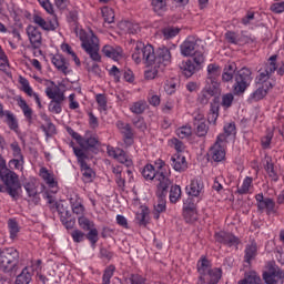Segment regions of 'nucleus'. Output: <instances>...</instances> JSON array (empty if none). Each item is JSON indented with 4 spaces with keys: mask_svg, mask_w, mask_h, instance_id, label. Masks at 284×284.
I'll return each mask as SVG.
<instances>
[{
    "mask_svg": "<svg viewBox=\"0 0 284 284\" xmlns=\"http://www.w3.org/2000/svg\"><path fill=\"white\" fill-rule=\"evenodd\" d=\"M18 106L22 110L23 116L27 119L28 123H32V116H34V111L23 98H18Z\"/></svg>",
    "mask_w": 284,
    "mask_h": 284,
    "instance_id": "30",
    "label": "nucleus"
},
{
    "mask_svg": "<svg viewBox=\"0 0 284 284\" xmlns=\"http://www.w3.org/2000/svg\"><path fill=\"white\" fill-rule=\"evenodd\" d=\"M224 136H226V143H227V136H236V124L234 122H229L224 124Z\"/></svg>",
    "mask_w": 284,
    "mask_h": 284,
    "instance_id": "54",
    "label": "nucleus"
},
{
    "mask_svg": "<svg viewBox=\"0 0 284 284\" xmlns=\"http://www.w3.org/2000/svg\"><path fill=\"white\" fill-rule=\"evenodd\" d=\"M88 241H90L91 245H97L99 243V230H97V226L93 229L89 230L87 234Z\"/></svg>",
    "mask_w": 284,
    "mask_h": 284,
    "instance_id": "59",
    "label": "nucleus"
},
{
    "mask_svg": "<svg viewBox=\"0 0 284 284\" xmlns=\"http://www.w3.org/2000/svg\"><path fill=\"white\" fill-rule=\"evenodd\" d=\"M62 52H67V54H70L75 63V65H81V60H79V57H77V53L72 51V47L70 44H62Z\"/></svg>",
    "mask_w": 284,
    "mask_h": 284,
    "instance_id": "61",
    "label": "nucleus"
},
{
    "mask_svg": "<svg viewBox=\"0 0 284 284\" xmlns=\"http://www.w3.org/2000/svg\"><path fill=\"white\" fill-rule=\"evenodd\" d=\"M179 32H181V29L178 27H166L162 30L164 39H174Z\"/></svg>",
    "mask_w": 284,
    "mask_h": 284,
    "instance_id": "53",
    "label": "nucleus"
},
{
    "mask_svg": "<svg viewBox=\"0 0 284 284\" xmlns=\"http://www.w3.org/2000/svg\"><path fill=\"white\" fill-rule=\"evenodd\" d=\"M225 145H227L225 134H219L215 143L210 149V156L212 161L215 163L225 161Z\"/></svg>",
    "mask_w": 284,
    "mask_h": 284,
    "instance_id": "11",
    "label": "nucleus"
},
{
    "mask_svg": "<svg viewBox=\"0 0 284 284\" xmlns=\"http://www.w3.org/2000/svg\"><path fill=\"white\" fill-rule=\"evenodd\" d=\"M101 12L105 23H114V10L112 8L103 7Z\"/></svg>",
    "mask_w": 284,
    "mask_h": 284,
    "instance_id": "51",
    "label": "nucleus"
},
{
    "mask_svg": "<svg viewBox=\"0 0 284 284\" xmlns=\"http://www.w3.org/2000/svg\"><path fill=\"white\" fill-rule=\"evenodd\" d=\"M23 187L29 196V199H33L34 203H39V182L36 178H30L24 181Z\"/></svg>",
    "mask_w": 284,
    "mask_h": 284,
    "instance_id": "23",
    "label": "nucleus"
},
{
    "mask_svg": "<svg viewBox=\"0 0 284 284\" xmlns=\"http://www.w3.org/2000/svg\"><path fill=\"white\" fill-rule=\"evenodd\" d=\"M252 183H254V179L246 176L243 180V183L241 186H237L236 193L244 195V194H250L252 190Z\"/></svg>",
    "mask_w": 284,
    "mask_h": 284,
    "instance_id": "40",
    "label": "nucleus"
},
{
    "mask_svg": "<svg viewBox=\"0 0 284 284\" xmlns=\"http://www.w3.org/2000/svg\"><path fill=\"white\" fill-rule=\"evenodd\" d=\"M215 241L222 245H226V247H235L236 250H239V244L241 243V240L236 235L225 231L215 233Z\"/></svg>",
    "mask_w": 284,
    "mask_h": 284,
    "instance_id": "16",
    "label": "nucleus"
},
{
    "mask_svg": "<svg viewBox=\"0 0 284 284\" xmlns=\"http://www.w3.org/2000/svg\"><path fill=\"white\" fill-rule=\"evenodd\" d=\"M122 26L126 28V32H129V34H138V32H141V27L139 23L126 21L122 23Z\"/></svg>",
    "mask_w": 284,
    "mask_h": 284,
    "instance_id": "58",
    "label": "nucleus"
},
{
    "mask_svg": "<svg viewBox=\"0 0 284 284\" xmlns=\"http://www.w3.org/2000/svg\"><path fill=\"white\" fill-rule=\"evenodd\" d=\"M170 189V185L160 186L156 189V197L158 201L154 204V212L153 217L155 221H159L161 214L168 210V190Z\"/></svg>",
    "mask_w": 284,
    "mask_h": 284,
    "instance_id": "10",
    "label": "nucleus"
},
{
    "mask_svg": "<svg viewBox=\"0 0 284 284\" xmlns=\"http://www.w3.org/2000/svg\"><path fill=\"white\" fill-rule=\"evenodd\" d=\"M19 263V252L16 248H6L0 252V270L12 272Z\"/></svg>",
    "mask_w": 284,
    "mask_h": 284,
    "instance_id": "6",
    "label": "nucleus"
},
{
    "mask_svg": "<svg viewBox=\"0 0 284 284\" xmlns=\"http://www.w3.org/2000/svg\"><path fill=\"white\" fill-rule=\"evenodd\" d=\"M20 84L22 85V92H24V94L28 97H33L38 108H43L41 104V98H39V93L32 90V87H30V81H28L26 78H20Z\"/></svg>",
    "mask_w": 284,
    "mask_h": 284,
    "instance_id": "25",
    "label": "nucleus"
},
{
    "mask_svg": "<svg viewBox=\"0 0 284 284\" xmlns=\"http://www.w3.org/2000/svg\"><path fill=\"white\" fill-rule=\"evenodd\" d=\"M27 34H28V39L31 43V48H33V50H39L41 48V45H43V37H42L39 28H37L32 24H29L27 27Z\"/></svg>",
    "mask_w": 284,
    "mask_h": 284,
    "instance_id": "18",
    "label": "nucleus"
},
{
    "mask_svg": "<svg viewBox=\"0 0 284 284\" xmlns=\"http://www.w3.org/2000/svg\"><path fill=\"white\" fill-rule=\"evenodd\" d=\"M102 53L104 54V57L113 59V61H118L121 54H123V50L121 49V47L114 48L112 45L106 44L102 48Z\"/></svg>",
    "mask_w": 284,
    "mask_h": 284,
    "instance_id": "31",
    "label": "nucleus"
},
{
    "mask_svg": "<svg viewBox=\"0 0 284 284\" xmlns=\"http://www.w3.org/2000/svg\"><path fill=\"white\" fill-rule=\"evenodd\" d=\"M132 123L134 128H136L138 130H141L142 132L148 129V125L145 124V120L141 116H135L132 120Z\"/></svg>",
    "mask_w": 284,
    "mask_h": 284,
    "instance_id": "64",
    "label": "nucleus"
},
{
    "mask_svg": "<svg viewBox=\"0 0 284 284\" xmlns=\"http://www.w3.org/2000/svg\"><path fill=\"white\" fill-rule=\"evenodd\" d=\"M73 152L78 159V163L81 168L82 173V181L84 183H92V179H94V171L90 165H88V154H85V151L83 149L73 148Z\"/></svg>",
    "mask_w": 284,
    "mask_h": 284,
    "instance_id": "7",
    "label": "nucleus"
},
{
    "mask_svg": "<svg viewBox=\"0 0 284 284\" xmlns=\"http://www.w3.org/2000/svg\"><path fill=\"white\" fill-rule=\"evenodd\" d=\"M0 180L2 181L4 185V190L13 201H17L19 199V193L21 192V182L19 181V175L8 169V166L0 170Z\"/></svg>",
    "mask_w": 284,
    "mask_h": 284,
    "instance_id": "3",
    "label": "nucleus"
},
{
    "mask_svg": "<svg viewBox=\"0 0 284 284\" xmlns=\"http://www.w3.org/2000/svg\"><path fill=\"white\" fill-rule=\"evenodd\" d=\"M219 94H221V88L210 87L205 84L197 95V103H200V105H207V103H210V99Z\"/></svg>",
    "mask_w": 284,
    "mask_h": 284,
    "instance_id": "19",
    "label": "nucleus"
},
{
    "mask_svg": "<svg viewBox=\"0 0 284 284\" xmlns=\"http://www.w3.org/2000/svg\"><path fill=\"white\" fill-rule=\"evenodd\" d=\"M169 199L171 203H176L181 199V186L180 185H172L170 189Z\"/></svg>",
    "mask_w": 284,
    "mask_h": 284,
    "instance_id": "50",
    "label": "nucleus"
},
{
    "mask_svg": "<svg viewBox=\"0 0 284 284\" xmlns=\"http://www.w3.org/2000/svg\"><path fill=\"white\" fill-rule=\"evenodd\" d=\"M106 150L109 156H112L115 161H119V163H122V165H125L126 168H132V159H129L128 153H125L123 149L108 146Z\"/></svg>",
    "mask_w": 284,
    "mask_h": 284,
    "instance_id": "20",
    "label": "nucleus"
},
{
    "mask_svg": "<svg viewBox=\"0 0 284 284\" xmlns=\"http://www.w3.org/2000/svg\"><path fill=\"white\" fill-rule=\"evenodd\" d=\"M205 63V55L203 53H196L192 60L182 61L180 63V70L184 77L190 79L194 74V72L201 70V67Z\"/></svg>",
    "mask_w": 284,
    "mask_h": 284,
    "instance_id": "8",
    "label": "nucleus"
},
{
    "mask_svg": "<svg viewBox=\"0 0 284 284\" xmlns=\"http://www.w3.org/2000/svg\"><path fill=\"white\" fill-rule=\"evenodd\" d=\"M260 212H266V214H274L276 212V202L271 197H265L264 202L257 205Z\"/></svg>",
    "mask_w": 284,
    "mask_h": 284,
    "instance_id": "34",
    "label": "nucleus"
},
{
    "mask_svg": "<svg viewBox=\"0 0 284 284\" xmlns=\"http://www.w3.org/2000/svg\"><path fill=\"white\" fill-rule=\"evenodd\" d=\"M65 101V99L59 98L58 100H51L49 103V112L53 114H61L63 112V108L61 104Z\"/></svg>",
    "mask_w": 284,
    "mask_h": 284,
    "instance_id": "43",
    "label": "nucleus"
},
{
    "mask_svg": "<svg viewBox=\"0 0 284 284\" xmlns=\"http://www.w3.org/2000/svg\"><path fill=\"white\" fill-rule=\"evenodd\" d=\"M180 53L182 57H195L196 54H203L199 50V39L194 36H189L185 41L180 45Z\"/></svg>",
    "mask_w": 284,
    "mask_h": 284,
    "instance_id": "13",
    "label": "nucleus"
},
{
    "mask_svg": "<svg viewBox=\"0 0 284 284\" xmlns=\"http://www.w3.org/2000/svg\"><path fill=\"white\" fill-rule=\"evenodd\" d=\"M216 119H219V105L211 103V109L207 115L209 123H216Z\"/></svg>",
    "mask_w": 284,
    "mask_h": 284,
    "instance_id": "55",
    "label": "nucleus"
},
{
    "mask_svg": "<svg viewBox=\"0 0 284 284\" xmlns=\"http://www.w3.org/2000/svg\"><path fill=\"white\" fill-rule=\"evenodd\" d=\"M52 64L61 72L64 77L72 74V69L70 68V62L61 54H55L51 59Z\"/></svg>",
    "mask_w": 284,
    "mask_h": 284,
    "instance_id": "22",
    "label": "nucleus"
},
{
    "mask_svg": "<svg viewBox=\"0 0 284 284\" xmlns=\"http://www.w3.org/2000/svg\"><path fill=\"white\" fill-rule=\"evenodd\" d=\"M223 70L221 69V65L216 63H210L206 67V80L205 85H209L211 88H221V82L219 79H221Z\"/></svg>",
    "mask_w": 284,
    "mask_h": 284,
    "instance_id": "14",
    "label": "nucleus"
},
{
    "mask_svg": "<svg viewBox=\"0 0 284 284\" xmlns=\"http://www.w3.org/2000/svg\"><path fill=\"white\" fill-rule=\"evenodd\" d=\"M23 158H16L9 161V168H13V170H19L20 172L23 170Z\"/></svg>",
    "mask_w": 284,
    "mask_h": 284,
    "instance_id": "62",
    "label": "nucleus"
},
{
    "mask_svg": "<svg viewBox=\"0 0 284 284\" xmlns=\"http://www.w3.org/2000/svg\"><path fill=\"white\" fill-rule=\"evenodd\" d=\"M45 95L51 100L65 99V94L61 91V88L54 83V81H50V84L45 88Z\"/></svg>",
    "mask_w": 284,
    "mask_h": 284,
    "instance_id": "24",
    "label": "nucleus"
},
{
    "mask_svg": "<svg viewBox=\"0 0 284 284\" xmlns=\"http://www.w3.org/2000/svg\"><path fill=\"white\" fill-rule=\"evenodd\" d=\"M268 90L271 89H266L265 85H260L257 90L252 93L251 99H253V101H261V99H265Z\"/></svg>",
    "mask_w": 284,
    "mask_h": 284,
    "instance_id": "52",
    "label": "nucleus"
},
{
    "mask_svg": "<svg viewBox=\"0 0 284 284\" xmlns=\"http://www.w3.org/2000/svg\"><path fill=\"white\" fill-rule=\"evenodd\" d=\"M232 103H234V94L225 93L222 95L221 105H222V108H224V110L232 108Z\"/></svg>",
    "mask_w": 284,
    "mask_h": 284,
    "instance_id": "57",
    "label": "nucleus"
},
{
    "mask_svg": "<svg viewBox=\"0 0 284 284\" xmlns=\"http://www.w3.org/2000/svg\"><path fill=\"white\" fill-rule=\"evenodd\" d=\"M151 6L156 14H162L168 10V0H152Z\"/></svg>",
    "mask_w": 284,
    "mask_h": 284,
    "instance_id": "44",
    "label": "nucleus"
},
{
    "mask_svg": "<svg viewBox=\"0 0 284 284\" xmlns=\"http://www.w3.org/2000/svg\"><path fill=\"white\" fill-rule=\"evenodd\" d=\"M156 169L152 164H146L142 170V176L145 181H154L156 189L164 185H172L170 180V166L165 164L163 160L155 162Z\"/></svg>",
    "mask_w": 284,
    "mask_h": 284,
    "instance_id": "1",
    "label": "nucleus"
},
{
    "mask_svg": "<svg viewBox=\"0 0 284 284\" xmlns=\"http://www.w3.org/2000/svg\"><path fill=\"white\" fill-rule=\"evenodd\" d=\"M145 110H148V102H145V100H140V101L133 102L130 105V111L133 114H143V112H145Z\"/></svg>",
    "mask_w": 284,
    "mask_h": 284,
    "instance_id": "41",
    "label": "nucleus"
},
{
    "mask_svg": "<svg viewBox=\"0 0 284 284\" xmlns=\"http://www.w3.org/2000/svg\"><path fill=\"white\" fill-rule=\"evenodd\" d=\"M71 207L73 214H77L78 216H83V214H85V206H83V202L79 199L74 202L71 200Z\"/></svg>",
    "mask_w": 284,
    "mask_h": 284,
    "instance_id": "49",
    "label": "nucleus"
},
{
    "mask_svg": "<svg viewBox=\"0 0 284 284\" xmlns=\"http://www.w3.org/2000/svg\"><path fill=\"white\" fill-rule=\"evenodd\" d=\"M222 275H223V272L221 271V268L219 267L211 268V271L206 274V276H209L207 284H219Z\"/></svg>",
    "mask_w": 284,
    "mask_h": 284,
    "instance_id": "42",
    "label": "nucleus"
},
{
    "mask_svg": "<svg viewBox=\"0 0 284 284\" xmlns=\"http://www.w3.org/2000/svg\"><path fill=\"white\" fill-rule=\"evenodd\" d=\"M99 143V139L97 136H85L82 138V140L80 141V146L81 148H85L87 150L90 148H97Z\"/></svg>",
    "mask_w": 284,
    "mask_h": 284,
    "instance_id": "48",
    "label": "nucleus"
},
{
    "mask_svg": "<svg viewBox=\"0 0 284 284\" xmlns=\"http://www.w3.org/2000/svg\"><path fill=\"white\" fill-rule=\"evenodd\" d=\"M258 254V246L255 241H251L250 244H246L244 250V261L245 263L251 264L252 261L256 258Z\"/></svg>",
    "mask_w": 284,
    "mask_h": 284,
    "instance_id": "28",
    "label": "nucleus"
},
{
    "mask_svg": "<svg viewBox=\"0 0 284 284\" xmlns=\"http://www.w3.org/2000/svg\"><path fill=\"white\" fill-rule=\"evenodd\" d=\"M276 59H278L277 54L271 55L268 58V63L264 65V70H266V72L274 74L278 70V65L276 64Z\"/></svg>",
    "mask_w": 284,
    "mask_h": 284,
    "instance_id": "46",
    "label": "nucleus"
},
{
    "mask_svg": "<svg viewBox=\"0 0 284 284\" xmlns=\"http://www.w3.org/2000/svg\"><path fill=\"white\" fill-rule=\"evenodd\" d=\"M183 216L186 221V223H194L199 216L196 215V209H194V204L185 203L183 206Z\"/></svg>",
    "mask_w": 284,
    "mask_h": 284,
    "instance_id": "32",
    "label": "nucleus"
},
{
    "mask_svg": "<svg viewBox=\"0 0 284 284\" xmlns=\"http://www.w3.org/2000/svg\"><path fill=\"white\" fill-rule=\"evenodd\" d=\"M78 223H79V226L81 227V230H83L84 232H89L90 230L95 227L94 222L83 215H81L78 219Z\"/></svg>",
    "mask_w": 284,
    "mask_h": 284,
    "instance_id": "45",
    "label": "nucleus"
},
{
    "mask_svg": "<svg viewBox=\"0 0 284 284\" xmlns=\"http://www.w3.org/2000/svg\"><path fill=\"white\" fill-rule=\"evenodd\" d=\"M170 63H172V52L168 47H160L156 50V54L154 53V49H153L152 65H155L158 70L163 71L165 70V68H168V65H170Z\"/></svg>",
    "mask_w": 284,
    "mask_h": 284,
    "instance_id": "9",
    "label": "nucleus"
},
{
    "mask_svg": "<svg viewBox=\"0 0 284 284\" xmlns=\"http://www.w3.org/2000/svg\"><path fill=\"white\" fill-rule=\"evenodd\" d=\"M116 128L123 134L125 143H132V139H134L132 126L120 120L116 122Z\"/></svg>",
    "mask_w": 284,
    "mask_h": 284,
    "instance_id": "29",
    "label": "nucleus"
},
{
    "mask_svg": "<svg viewBox=\"0 0 284 284\" xmlns=\"http://www.w3.org/2000/svg\"><path fill=\"white\" fill-rule=\"evenodd\" d=\"M234 72H236V63H227L222 73V81H224V83H230V81L234 79Z\"/></svg>",
    "mask_w": 284,
    "mask_h": 284,
    "instance_id": "36",
    "label": "nucleus"
},
{
    "mask_svg": "<svg viewBox=\"0 0 284 284\" xmlns=\"http://www.w3.org/2000/svg\"><path fill=\"white\" fill-rule=\"evenodd\" d=\"M196 270L197 274H200L196 284H206L207 278H205V276H207V274L212 271V262H210L207 257L201 256V258L197 261Z\"/></svg>",
    "mask_w": 284,
    "mask_h": 284,
    "instance_id": "17",
    "label": "nucleus"
},
{
    "mask_svg": "<svg viewBox=\"0 0 284 284\" xmlns=\"http://www.w3.org/2000/svg\"><path fill=\"white\" fill-rule=\"evenodd\" d=\"M41 270V260H37L31 263V266H26L22 272L17 276L16 284H30L32 281V274Z\"/></svg>",
    "mask_w": 284,
    "mask_h": 284,
    "instance_id": "15",
    "label": "nucleus"
},
{
    "mask_svg": "<svg viewBox=\"0 0 284 284\" xmlns=\"http://www.w3.org/2000/svg\"><path fill=\"white\" fill-rule=\"evenodd\" d=\"M4 123H7L8 128L18 134L19 132V120H17V115L11 111H4Z\"/></svg>",
    "mask_w": 284,
    "mask_h": 284,
    "instance_id": "33",
    "label": "nucleus"
},
{
    "mask_svg": "<svg viewBox=\"0 0 284 284\" xmlns=\"http://www.w3.org/2000/svg\"><path fill=\"white\" fill-rule=\"evenodd\" d=\"M40 176L49 185V187H57V181H54V175L48 171L45 168L40 169Z\"/></svg>",
    "mask_w": 284,
    "mask_h": 284,
    "instance_id": "39",
    "label": "nucleus"
},
{
    "mask_svg": "<svg viewBox=\"0 0 284 284\" xmlns=\"http://www.w3.org/2000/svg\"><path fill=\"white\" fill-rule=\"evenodd\" d=\"M77 37L80 39L81 47L83 48L84 52L89 54L90 59L95 61V63L101 62V54H99V38H97L94 32H85V30H80L77 33Z\"/></svg>",
    "mask_w": 284,
    "mask_h": 284,
    "instance_id": "2",
    "label": "nucleus"
},
{
    "mask_svg": "<svg viewBox=\"0 0 284 284\" xmlns=\"http://www.w3.org/2000/svg\"><path fill=\"white\" fill-rule=\"evenodd\" d=\"M176 135L179 136V139H187L192 136V126L184 125L176 129Z\"/></svg>",
    "mask_w": 284,
    "mask_h": 284,
    "instance_id": "56",
    "label": "nucleus"
},
{
    "mask_svg": "<svg viewBox=\"0 0 284 284\" xmlns=\"http://www.w3.org/2000/svg\"><path fill=\"white\" fill-rule=\"evenodd\" d=\"M270 77H272V73H268L267 70H260V74L256 77V83L257 85H264L266 89H272V82H270Z\"/></svg>",
    "mask_w": 284,
    "mask_h": 284,
    "instance_id": "35",
    "label": "nucleus"
},
{
    "mask_svg": "<svg viewBox=\"0 0 284 284\" xmlns=\"http://www.w3.org/2000/svg\"><path fill=\"white\" fill-rule=\"evenodd\" d=\"M203 187V180H201V178H195L191 181L190 185L186 186V193L189 194V196H201Z\"/></svg>",
    "mask_w": 284,
    "mask_h": 284,
    "instance_id": "26",
    "label": "nucleus"
},
{
    "mask_svg": "<svg viewBox=\"0 0 284 284\" xmlns=\"http://www.w3.org/2000/svg\"><path fill=\"white\" fill-rule=\"evenodd\" d=\"M71 237L74 243H83V241L85 240V233L77 229L71 232Z\"/></svg>",
    "mask_w": 284,
    "mask_h": 284,
    "instance_id": "63",
    "label": "nucleus"
},
{
    "mask_svg": "<svg viewBox=\"0 0 284 284\" xmlns=\"http://www.w3.org/2000/svg\"><path fill=\"white\" fill-rule=\"evenodd\" d=\"M237 284H263L261 276L254 271H251L246 274L245 278L239 281Z\"/></svg>",
    "mask_w": 284,
    "mask_h": 284,
    "instance_id": "38",
    "label": "nucleus"
},
{
    "mask_svg": "<svg viewBox=\"0 0 284 284\" xmlns=\"http://www.w3.org/2000/svg\"><path fill=\"white\" fill-rule=\"evenodd\" d=\"M33 23H36V26H39V28H41L42 30H45L47 32L54 31L57 30V28H59V20L57 19V17L52 18L49 21H45L43 17L39 14H34Z\"/></svg>",
    "mask_w": 284,
    "mask_h": 284,
    "instance_id": "21",
    "label": "nucleus"
},
{
    "mask_svg": "<svg viewBox=\"0 0 284 284\" xmlns=\"http://www.w3.org/2000/svg\"><path fill=\"white\" fill-rule=\"evenodd\" d=\"M114 272H116V267L114 265H109L102 275V284H110L112 281V276H114Z\"/></svg>",
    "mask_w": 284,
    "mask_h": 284,
    "instance_id": "47",
    "label": "nucleus"
},
{
    "mask_svg": "<svg viewBox=\"0 0 284 284\" xmlns=\"http://www.w3.org/2000/svg\"><path fill=\"white\" fill-rule=\"evenodd\" d=\"M8 227L10 232V239H17V234H19V224L14 220H9Z\"/></svg>",
    "mask_w": 284,
    "mask_h": 284,
    "instance_id": "60",
    "label": "nucleus"
},
{
    "mask_svg": "<svg viewBox=\"0 0 284 284\" xmlns=\"http://www.w3.org/2000/svg\"><path fill=\"white\" fill-rule=\"evenodd\" d=\"M252 83V70L242 68L235 73V83L233 84V93L243 94Z\"/></svg>",
    "mask_w": 284,
    "mask_h": 284,
    "instance_id": "5",
    "label": "nucleus"
},
{
    "mask_svg": "<svg viewBox=\"0 0 284 284\" xmlns=\"http://www.w3.org/2000/svg\"><path fill=\"white\" fill-rule=\"evenodd\" d=\"M194 125H196L197 136H205L207 134V130H210L205 121H203V115L201 114L197 115V119L195 118Z\"/></svg>",
    "mask_w": 284,
    "mask_h": 284,
    "instance_id": "37",
    "label": "nucleus"
},
{
    "mask_svg": "<svg viewBox=\"0 0 284 284\" xmlns=\"http://www.w3.org/2000/svg\"><path fill=\"white\" fill-rule=\"evenodd\" d=\"M263 281L266 284H278V281L284 278V271L276 264L270 262L267 270L263 272Z\"/></svg>",
    "mask_w": 284,
    "mask_h": 284,
    "instance_id": "12",
    "label": "nucleus"
},
{
    "mask_svg": "<svg viewBox=\"0 0 284 284\" xmlns=\"http://www.w3.org/2000/svg\"><path fill=\"white\" fill-rule=\"evenodd\" d=\"M171 165L175 172H185V170H187V161L185 160V155L176 153L171 158Z\"/></svg>",
    "mask_w": 284,
    "mask_h": 284,
    "instance_id": "27",
    "label": "nucleus"
},
{
    "mask_svg": "<svg viewBox=\"0 0 284 284\" xmlns=\"http://www.w3.org/2000/svg\"><path fill=\"white\" fill-rule=\"evenodd\" d=\"M132 60L138 64L143 62L146 68H150L154 63V47L138 41L132 53Z\"/></svg>",
    "mask_w": 284,
    "mask_h": 284,
    "instance_id": "4",
    "label": "nucleus"
}]
</instances>
